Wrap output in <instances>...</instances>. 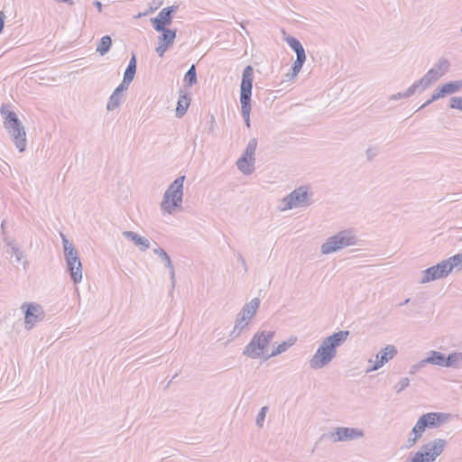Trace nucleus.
<instances>
[{"label": "nucleus", "mask_w": 462, "mask_h": 462, "mask_svg": "<svg viewBox=\"0 0 462 462\" xmlns=\"http://www.w3.org/2000/svg\"><path fill=\"white\" fill-rule=\"evenodd\" d=\"M348 336L349 331L340 330L325 337L309 359L310 368L317 371L327 367L336 358L337 348L346 341Z\"/></svg>", "instance_id": "nucleus-1"}, {"label": "nucleus", "mask_w": 462, "mask_h": 462, "mask_svg": "<svg viewBox=\"0 0 462 462\" xmlns=\"http://www.w3.org/2000/svg\"><path fill=\"white\" fill-rule=\"evenodd\" d=\"M450 414L445 412H427L420 416L409 432L404 442V448L410 449L413 448L422 438L427 429H438L449 421Z\"/></svg>", "instance_id": "nucleus-2"}, {"label": "nucleus", "mask_w": 462, "mask_h": 462, "mask_svg": "<svg viewBox=\"0 0 462 462\" xmlns=\"http://www.w3.org/2000/svg\"><path fill=\"white\" fill-rule=\"evenodd\" d=\"M185 180L184 175L179 176L164 191L160 203V210L163 217L174 216L183 211Z\"/></svg>", "instance_id": "nucleus-3"}, {"label": "nucleus", "mask_w": 462, "mask_h": 462, "mask_svg": "<svg viewBox=\"0 0 462 462\" xmlns=\"http://www.w3.org/2000/svg\"><path fill=\"white\" fill-rule=\"evenodd\" d=\"M260 303L261 301L259 298H254L243 306L240 311L236 314L234 327L229 332L231 339H236L244 333L250 330L251 324L257 314Z\"/></svg>", "instance_id": "nucleus-4"}, {"label": "nucleus", "mask_w": 462, "mask_h": 462, "mask_svg": "<svg viewBox=\"0 0 462 462\" xmlns=\"http://www.w3.org/2000/svg\"><path fill=\"white\" fill-rule=\"evenodd\" d=\"M358 244V238L352 229L341 230L328 236L320 245V253L328 255Z\"/></svg>", "instance_id": "nucleus-5"}, {"label": "nucleus", "mask_w": 462, "mask_h": 462, "mask_svg": "<svg viewBox=\"0 0 462 462\" xmlns=\"http://www.w3.org/2000/svg\"><path fill=\"white\" fill-rule=\"evenodd\" d=\"M447 447V440L437 438L421 445L415 452H411L405 462H435Z\"/></svg>", "instance_id": "nucleus-6"}, {"label": "nucleus", "mask_w": 462, "mask_h": 462, "mask_svg": "<svg viewBox=\"0 0 462 462\" xmlns=\"http://www.w3.org/2000/svg\"><path fill=\"white\" fill-rule=\"evenodd\" d=\"M274 335L275 332L273 330L257 331L244 348L243 355L251 359L265 357L268 346L273 339Z\"/></svg>", "instance_id": "nucleus-7"}, {"label": "nucleus", "mask_w": 462, "mask_h": 462, "mask_svg": "<svg viewBox=\"0 0 462 462\" xmlns=\"http://www.w3.org/2000/svg\"><path fill=\"white\" fill-rule=\"evenodd\" d=\"M311 194L306 187H299L283 197L277 209L280 212H286L294 208H307L312 204Z\"/></svg>", "instance_id": "nucleus-8"}, {"label": "nucleus", "mask_w": 462, "mask_h": 462, "mask_svg": "<svg viewBox=\"0 0 462 462\" xmlns=\"http://www.w3.org/2000/svg\"><path fill=\"white\" fill-rule=\"evenodd\" d=\"M64 258L66 261L67 271L75 284L80 283L83 279L82 264L78 252L68 238L61 234Z\"/></svg>", "instance_id": "nucleus-9"}, {"label": "nucleus", "mask_w": 462, "mask_h": 462, "mask_svg": "<svg viewBox=\"0 0 462 462\" xmlns=\"http://www.w3.org/2000/svg\"><path fill=\"white\" fill-rule=\"evenodd\" d=\"M4 126L20 152L26 150V131L23 123L14 112H8L5 117Z\"/></svg>", "instance_id": "nucleus-10"}, {"label": "nucleus", "mask_w": 462, "mask_h": 462, "mask_svg": "<svg viewBox=\"0 0 462 462\" xmlns=\"http://www.w3.org/2000/svg\"><path fill=\"white\" fill-rule=\"evenodd\" d=\"M449 69L450 61L448 59L441 57L433 64L432 68L416 82L420 86V90L423 91L444 77Z\"/></svg>", "instance_id": "nucleus-11"}, {"label": "nucleus", "mask_w": 462, "mask_h": 462, "mask_svg": "<svg viewBox=\"0 0 462 462\" xmlns=\"http://www.w3.org/2000/svg\"><path fill=\"white\" fill-rule=\"evenodd\" d=\"M257 143H258L255 138L250 139L245 151L236 161V167L244 175H250L255 170V152Z\"/></svg>", "instance_id": "nucleus-12"}, {"label": "nucleus", "mask_w": 462, "mask_h": 462, "mask_svg": "<svg viewBox=\"0 0 462 462\" xmlns=\"http://www.w3.org/2000/svg\"><path fill=\"white\" fill-rule=\"evenodd\" d=\"M285 41H286L287 44L296 53V60L292 64L291 72L288 73L286 75V78L288 79V80H292L298 76L299 72L300 71V69L306 60V53H305V50H304L302 44L297 38H295L293 36H288L285 39Z\"/></svg>", "instance_id": "nucleus-13"}, {"label": "nucleus", "mask_w": 462, "mask_h": 462, "mask_svg": "<svg viewBox=\"0 0 462 462\" xmlns=\"http://www.w3.org/2000/svg\"><path fill=\"white\" fill-rule=\"evenodd\" d=\"M21 310L24 313V326L27 330L33 328L45 317L43 308L36 302H24Z\"/></svg>", "instance_id": "nucleus-14"}, {"label": "nucleus", "mask_w": 462, "mask_h": 462, "mask_svg": "<svg viewBox=\"0 0 462 462\" xmlns=\"http://www.w3.org/2000/svg\"><path fill=\"white\" fill-rule=\"evenodd\" d=\"M450 274L445 260L440 261L420 273L419 283L426 284L431 282L447 278Z\"/></svg>", "instance_id": "nucleus-15"}, {"label": "nucleus", "mask_w": 462, "mask_h": 462, "mask_svg": "<svg viewBox=\"0 0 462 462\" xmlns=\"http://www.w3.org/2000/svg\"><path fill=\"white\" fill-rule=\"evenodd\" d=\"M365 430L358 427H336L330 433L332 442H347L363 439Z\"/></svg>", "instance_id": "nucleus-16"}, {"label": "nucleus", "mask_w": 462, "mask_h": 462, "mask_svg": "<svg viewBox=\"0 0 462 462\" xmlns=\"http://www.w3.org/2000/svg\"><path fill=\"white\" fill-rule=\"evenodd\" d=\"M397 354V347L393 345H387L383 348H381L380 351H378V353L375 355L374 364L372 366H367L365 373L368 374L377 371L389 361L393 359Z\"/></svg>", "instance_id": "nucleus-17"}, {"label": "nucleus", "mask_w": 462, "mask_h": 462, "mask_svg": "<svg viewBox=\"0 0 462 462\" xmlns=\"http://www.w3.org/2000/svg\"><path fill=\"white\" fill-rule=\"evenodd\" d=\"M254 80V70L251 66L245 68L243 71L242 82L240 87V103L241 105L251 104L252 88Z\"/></svg>", "instance_id": "nucleus-18"}, {"label": "nucleus", "mask_w": 462, "mask_h": 462, "mask_svg": "<svg viewBox=\"0 0 462 462\" xmlns=\"http://www.w3.org/2000/svg\"><path fill=\"white\" fill-rule=\"evenodd\" d=\"M177 10V6L171 5L160 11L156 17L151 18V23L155 31H162L172 22V14Z\"/></svg>", "instance_id": "nucleus-19"}, {"label": "nucleus", "mask_w": 462, "mask_h": 462, "mask_svg": "<svg viewBox=\"0 0 462 462\" xmlns=\"http://www.w3.org/2000/svg\"><path fill=\"white\" fill-rule=\"evenodd\" d=\"M159 32H162V35L158 38V46L155 51L160 57H162L169 47L173 44L176 38V31L163 28L162 31Z\"/></svg>", "instance_id": "nucleus-20"}, {"label": "nucleus", "mask_w": 462, "mask_h": 462, "mask_svg": "<svg viewBox=\"0 0 462 462\" xmlns=\"http://www.w3.org/2000/svg\"><path fill=\"white\" fill-rule=\"evenodd\" d=\"M122 235L127 241L132 242L142 252L146 251L151 245L148 238L134 231H124Z\"/></svg>", "instance_id": "nucleus-21"}, {"label": "nucleus", "mask_w": 462, "mask_h": 462, "mask_svg": "<svg viewBox=\"0 0 462 462\" xmlns=\"http://www.w3.org/2000/svg\"><path fill=\"white\" fill-rule=\"evenodd\" d=\"M298 338L295 336H291L286 340L282 341V343L278 344L277 346L270 353L265 356V360L275 357L284 352H286L289 348L293 346Z\"/></svg>", "instance_id": "nucleus-22"}, {"label": "nucleus", "mask_w": 462, "mask_h": 462, "mask_svg": "<svg viewBox=\"0 0 462 462\" xmlns=\"http://www.w3.org/2000/svg\"><path fill=\"white\" fill-rule=\"evenodd\" d=\"M445 358L446 356L441 352L430 350L428 352L427 356L425 357V362L432 365L445 367Z\"/></svg>", "instance_id": "nucleus-23"}, {"label": "nucleus", "mask_w": 462, "mask_h": 462, "mask_svg": "<svg viewBox=\"0 0 462 462\" xmlns=\"http://www.w3.org/2000/svg\"><path fill=\"white\" fill-rule=\"evenodd\" d=\"M445 367L459 369L462 367V352L449 353L445 358Z\"/></svg>", "instance_id": "nucleus-24"}, {"label": "nucleus", "mask_w": 462, "mask_h": 462, "mask_svg": "<svg viewBox=\"0 0 462 462\" xmlns=\"http://www.w3.org/2000/svg\"><path fill=\"white\" fill-rule=\"evenodd\" d=\"M417 91H421L420 86L415 81L404 92H399L389 97L390 101H395L402 98H408L413 96Z\"/></svg>", "instance_id": "nucleus-25"}, {"label": "nucleus", "mask_w": 462, "mask_h": 462, "mask_svg": "<svg viewBox=\"0 0 462 462\" xmlns=\"http://www.w3.org/2000/svg\"><path fill=\"white\" fill-rule=\"evenodd\" d=\"M5 245L8 247L7 252L14 255L17 262H20L24 257V253L11 238L5 239Z\"/></svg>", "instance_id": "nucleus-26"}, {"label": "nucleus", "mask_w": 462, "mask_h": 462, "mask_svg": "<svg viewBox=\"0 0 462 462\" xmlns=\"http://www.w3.org/2000/svg\"><path fill=\"white\" fill-rule=\"evenodd\" d=\"M450 273L453 270H462V253L457 254L448 259H445Z\"/></svg>", "instance_id": "nucleus-27"}, {"label": "nucleus", "mask_w": 462, "mask_h": 462, "mask_svg": "<svg viewBox=\"0 0 462 462\" xmlns=\"http://www.w3.org/2000/svg\"><path fill=\"white\" fill-rule=\"evenodd\" d=\"M446 97L462 90V79L448 81L442 84Z\"/></svg>", "instance_id": "nucleus-28"}, {"label": "nucleus", "mask_w": 462, "mask_h": 462, "mask_svg": "<svg viewBox=\"0 0 462 462\" xmlns=\"http://www.w3.org/2000/svg\"><path fill=\"white\" fill-rule=\"evenodd\" d=\"M189 101L190 99L185 95H182L179 97L176 107L177 117H181L186 113L189 106Z\"/></svg>", "instance_id": "nucleus-29"}, {"label": "nucleus", "mask_w": 462, "mask_h": 462, "mask_svg": "<svg viewBox=\"0 0 462 462\" xmlns=\"http://www.w3.org/2000/svg\"><path fill=\"white\" fill-rule=\"evenodd\" d=\"M123 97L124 95L118 94L117 92L114 91L109 97V100L106 105V109L108 111H113L116 109L122 104Z\"/></svg>", "instance_id": "nucleus-30"}, {"label": "nucleus", "mask_w": 462, "mask_h": 462, "mask_svg": "<svg viewBox=\"0 0 462 462\" xmlns=\"http://www.w3.org/2000/svg\"><path fill=\"white\" fill-rule=\"evenodd\" d=\"M112 45L111 37L108 35L103 36L97 45V51L101 55L108 52Z\"/></svg>", "instance_id": "nucleus-31"}, {"label": "nucleus", "mask_w": 462, "mask_h": 462, "mask_svg": "<svg viewBox=\"0 0 462 462\" xmlns=\"http://www.w3.org/2000/svg\"><path fill=\"white\" fill-rule=\"evenodd\" d=\"M153 254L164 263L166 268H171L172 261L164 249L158 246L153 249Z\"/></svg>", "instance_id": "nucleus-32"}, {"label": "nucleus", "mask_w": 462, "mask_h": 462, "mask_svg": "<svg viewBox=\"0 0 462 462\" xmlns=\"http://www.w3.org/2000/svg\"><path fill=\"white\" fill-rule=\"evenodd\" d=\"M446 97V94H445V91H444V88L442 87V85L439 86L438 88H435V90L433 91L432 95H431V97L430 99H429L426 103H424L420 107V109L427 106L428 105H430V103L436 101V100H439L440 98H443Z\"/></svg>", "instance_id": "nucleus-33"}, {"label": "nucleus", "mask_w": 462, "mask_h": 462, "mask_svg": "<svg viewBox=\"0 0 462 462\" xmlns=\"http://www.w3.org/2000/svg\"><path fill=\"white\" fill-rule=\"evenodd\" d=\"M184 81L189 86H192L197 82V74L194 65H192L185 74Z\"/></svg>", "instance_id": "nucleus-34"}, {"label": "nucleus", "mask_w": 462, "mask_h": 462, "mask_svg": "<svg viewBox=\"0 0 462 462\" xmlns=\"http://www.w3.org/2000/svg\"><path fill=\"white\" fill-rule=\"evenodd\" d=\"M250 113H251V104L241 105V114L245 120V125L250 127Z\"/></svg>", "instance_id": "nucleus-35"}, {"label": "nucleus", "mask_w": 462, "mask_h": 462, "mask_svg": "<svg viewBox=\"0 0 462 462\" xmlns=\"http://www.w3.org/2000/svg\"><path fill=\"white\" fill-rule=\"evenodd\" d=\"M267 411H268V408L266 406H263L261 408V410L259 411V412L257 414V417L255 420V424L260 429H262L263 427Z\"/></svg>", "instance_id": "nucleus-36"}, {"label": "nucleus", "mask_w": 462, "mask_h": 462, "mask_svg": "<svg viewBox=\"0 0 462 462\" xmlns=\"http://www.w3.org/2000/svg\"><path fill=\"white\" fill-rule=\"evenodd\" d=\"M410 385V379L407 377L401 378L393 386L396 393H401Z\"/></svg>", "instance_id": "nucleus-37"}, {"label": "nucleus", "mask_w": 462, "mask_h": 462, "mask_svg": "<svg viewBox=\"0 0 462 462\" xmlns=\"http://www.w3.org/2000/svg\"><path fill=\"white\" fill-rule=\"evenodd\" d=\"M449 107L462 111V97H453L449 100Z\"/></svg>", "instance_id": "nucleus-38"}, {"label": "nucleus", "mask_w": 462, "mask_h": 462, "mask_svg": "<svg viewBox=\"0 0 462 462\" xmlns=\"http://www.w3.org/2000/svg\"><path fill=\"white\" fill-rule=\"evenodd\" d=\"M136 69H132L131 67H127L125 74H124V79L125 83H131L134 78Z\"/></svg>", "instance_id": "nucleus-39"}, {"label": "nucleus", "mask_w": 462, "mask_h": 462, "mask_svg": "<svg viewBox=\"0 0 462 462\" xmlns=\"http://www.w3.org/2000/svg\"><path fill=\"white\" fill-rule=\"evenodd\" d=\"M427 364V362H425V358L419 361L418 363L416 364H413L411 367H410V374H415L417 372H419L420 369H422L425 365Z\"/></svg>", "instance_id": "nucleus-40"}, {"label": "nucleus", "mask_w": 462, "mask_h": 462, "mask_svg": "<svg viewBox=\"0 0 462 462\" xmlns=\"http://www.w3.org/2000/svg\"><path fill=\"white\" fill-rule=\"evenodd\" d=\"M129 84L130 83H125V79H123L122 83L114 91L124 95L123 93L128 88Z\"/></svg>", "instance_id": "nucleus-41"}, {"label": "nucleus", "mask_w": 462, "mask_h": 462, "mask_svg": "<svg viewBox=\"0 0 462 462\" xmlns=\"http://www.w3.org/2000/svg\"><path fill=\"white\" fill-rule=\"evenodd\" d=\"M168 269H169V273H170V277H171V287L174 288L175 282H176L174 265L172 264L171 268H168Z\"/></svg>", "instance_id": "nucleus-42"}, {"label": "nucleus", "mask_w": 462, "mask_h": 462, "mask_svg": "<svg viewBox=\"0 0 462 462\" xmlns=\"http://www.w3.org/2000/svg\"><path fill=\"white\" fill-rule=\"evenodd\" d=\"M127 67L136 69V59L134 55L132 56Z\"/></svg>", "instance_id": "nucleus-43"}, {"label": "nucleus", "mask_w": 462, "mask_h": 462, "mask_svg": "<svg viewBox=\"0 0 462 462\" xmlns=\"http://www.w3.org/2000/svg\"><path fill=\"white\" fill-rule=\"evenodd\" d=\"M5 15L4 14V12H0V32H2L3 28H4V24H5Z\"/></svg>", "instance_id": "nucleus-44"}, {"label": "nucleus", "mask_w": 462, "mask_h": 462, "mask_svg": "<svg viewBox=\"0 0 462 462\" xmlns=\"http://www.w3.org/2000/svg\"><path fill=\"white\" fill-rule=\"evenodd\" d=\"M366 154H367V157L372 159L374 155H375V151L374 148H368L366 150Z\"/></svg>", "instance_id": "nucleus-45"}, {"label": "nucleus", "mask_w": 462, "mask_h": 462, "mask_svg": "<svg viewBox=\"0 0 462 462\" xmlns=\"http://www.w3.org/2000/svg\"><path fill=\"white\" fill-rule=\"evenodd\" d=\"M94 5L97 8L98 12L102 11V4L99 1H95Z\"/></svg>", "instance_id": "nucleus-46"}, {"label": "nucleus", "mask_w": 462, "mask_h": 462, "mask_svg": "<svg viewBox=\"0 0 462 462\" xmlns=\"http://www.w3.org/2000/svg\"><path fill=\"white\" fill-rule=\"evenodd\" d=\"M367 363H368L369 366H372V365L374 364V359H373V358H369V359L367 360Z\"/></svg>", "instance_id": "nucleus-47"}, {"label": "nucleus", "mask_w": 462, "mask_h": 462, "mask_svg": "<svg viewBox=\"0 0 462 462\" xmlns=\"http://www.w3.org/2000/svg\"><path fill=\"white\" fill-rule=\"evenodd\" d=\"M1 114H2V115H5V114L4 107H2V108H1Z\"/></svg>", "instance_id": "nucleus-48"}, {"label": "nucleus", "mask_w": 462, "mask_h": 462, "mask_svg": "<svg viewBox=\"0 0 462 462\" xmlns=\"http://www.w3.org/2000/svg\"><path fill=\"white\" fill-rule=\"evenodd\" d=\"M410 301V299L405 300L404 304H407Z\"/></svg>", "instance_id": "nucleus-49"}, {"label": "nucleus", "mask_w": 462, "mask_h": 462, "mask_svg": "<svg viewBox=\"0 0 462 462\" xmlns=\"http://www.w3.org/2000/svg\"><path fill=\"white\" fill-rule=\"evenodd\" d=\"M143 14H139L136 15V17H141Z\"/></svg>", "instance_id": "nucleus-50"}, {"label": "nucleus", "mask_w": 462, "mask_h": 462, "mask_svg": "<svg viewBox=\"0 0 462 462\" xmlns=\"http://www.w3.org/2000/svg\"><path fill=\"white\" fill-rule=\"evenodd\" d=\"M459 241H461V242H462V236L459 238Z\"/></svg>", "instance_id": "nucleus-51"}, {"label": "nucleus", "mask_w": 462, "mask_h": 462, "mask_svg": "<svg viewBox=\"0 0 462 462\" xmlns=\"http://www.w3.org/2000/svg\"><path fill=\"white\" fill-rule=\"evenodd\" d=\"M460 32H461V33H462V26H461Z\"/></svg>", "instance_id": "nucleus-52"}]
</instances>
